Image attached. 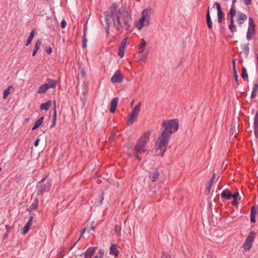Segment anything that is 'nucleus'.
<instances>
[{"label": "nucleus", "instance_id": "1", "mask_svg": "<svg viewBox=\"0 0 258 258\" xmlns=\"http://www.w3.org/2000/svg\"><path fill=\"white\" fill-rule=\"evenodd\" d=\"M104 14L105 17V21L106 23L105 31L107 35L109 34L110 19H112L114 27L118 31L121 28L126 30L130 28L132 18L131 11L128 9H126L124 7L121 14L118 10L117 4L116 3H113L110 7V12L105 11Z\"/></svg>", "mask_w": 258, "mask_h": 258}, {"label": "nucleus", "instance_id": "2", "mask_svg": "<svg viewBox=\"0 0 258 258\" xmlns=\"http://www.w3.org/2000/svg\"><path fill=\"white\" fill-rule=\"evenodd\" d=\"M178 128V121L177 119L163 121L162 122V130L155 143V146L157 149L161 150L164 148L161 156H163L164 153L166 150L172 134L177 131Z\"/></svg>", "mask_w": 258, "mask_h": 258}, {"label": "nucleus", "instance_id": "3", "mask_svg": "<svg viewBox=\"0 0 258 258\" xmlns=\"http://www.w3.org/2000/svg\"><path fill=\"white\" fill-rule=\"evenodd\" d=\"M150 135L151 132L150 131H147L145 132L137 141L134 148V150L136 153L142 154L146 151V145L149 142Z\"/></svg>", "mask_w": 258, "mask_h": 258}, {"label": "nucleus", "instance_id": "4", "mask_svg": "<svg viewBox=\"0 0 258 258\" xmlns=\"http://www.w3.org/2000/svg\"><path fill=\"white\" fill-rule=\"evenodd\" d=\"M151 9H145L142 12V17L136 23V27L141 30L144 26H148L150 24Z\"/></svg>", "mask_w": 258, "mask_h": 258}, {"label": "nucleus", "instance_id": "5", "mask_svg": "<svg viewBox=\"0 0 258 258\" xmlns=\"http://www.w3.org/2000/svg\"><path fill=\"white\" fill-rule=\"evenodd\" d=\"M46 178H42L41 181L37 183V195H41L45 192H48L51 185V182L47 180H46Z\"/></svg>", "mask_w": 258, "mask_h": 258}, {"label": "nucleus", "instance_id": "6", "mask_svg": "<svg viewBox=\"0 0 258 258\" xmlns=\"http://www.w3.org/2000/svg\"><path fill=\"white\" fill-rule=\"evenodd\" d=\"M141 108V103L138 104L134 108L132 112L128 115L127 118V124L128 125H131L134 120L137 118Z\"/></svg>", "mask_w": 258, "mask_h": 258}, {"label": "nucleus", "instance_id": "7", "mask_svg": "<svg viewBox=\"0 0 258 258\" xmlns=\"http://www.w3.org/2000/svg\"><path fill=\"white\" fill-rule=\"evenodd\" d=\"M256 233L253 231H251L248 233L244 243L242 245V247L246 251H248L252 247L254 240L255 238Z\"/></svg>", "mask_w": 258, "mask_h": 258}, {"label": "nucleus", "instance_id": "8", "mask_svg": "<svg viewBox=\"0 0 258 258\" xmlns=\"http://www.w3.org/2000/svg\"><path fill=\"white\" fill-rule=\"evenodd\" d=\"M255 25L252 17L248 18V27L246 33V38L249 41L252 39V36L255 33Z\"/></svg>", "mask_w": 258, "mask_h": 258}, {"label": "nucleus", "instance_id": "9", "mask_svg": "<svg viewBox=\"0 0 258 258\" xmlns=\"http://www.w3.org/2000/svg\"><path fill=\"white\" fill-rule=\"evenodd\" d=\"M215 7L216 8L217 10V17H218V22L219 23H221L222 21L224 19V14L223 12L221 6L219 3H215L213 7V8H215Z\"/></svg>", "mask_w": 258, "mask_h": 258}, {"label": "nucleus", "instance_id": "10", "mask_svg": "<svg viewBox=\"0 0 258 258\" xmlns=\"http://www.w3.org/2000/svg\"><path fill=\"white\" fill-rule=\"evenodd\" d=\"M236 11H234V9L232 8L230 9V11L228 14V16H230V24L229 25V29L232 32L234 31V29L235 27V26L234 25V17L236 14Z\"/></svg>", "mask_w": 258, "mask_h": 258}, {"label": "nucleus", "instance_id": "11", "mask_svg": "<svg viewBox=\"0 0 258 258\" xmlns=\"http://www.w3.org/2000/svg\"><path fill=\"white\" fill-rule=\"evenodd\" d=\"M111 81L113 83H120L122 81L121 72L119 70L116 71L111 78Z\"/></svg>", "mask_w": 258, "mask_h": 258}, {"label": "nucleus", "instance_id": "12", "mask_svg": "<svg viewBox=\"0 0 258 258\" xmlns=\"http://www.w3.org/2000/svg\"><path fill=\"white\" fill-rule=\"evenodd\" d=\"M149 54L148 50H141L139 52L138 57V61L145 62Z\"/></svg>", "mask_w": 258, "mask_h": 258}, {"label": "nucleus", "instance_id": "13", "mask_svg": "<svg viewBox=\"0 0 258 258\" xmlns=\"http://www.w3.org/2000/svg\"><path fill=\"white\" fill-rule=\"evenodd\" d=\"M159 177V173L156 168H153L149 172V178L153 182L156 181Z\"/></svg>", "mask_w": 258, "mask_h": 258}, {"label": "nucleus", "instance_id": "14", "mask_svg": "<svg viewBox=\"0 0 258 258\" xmlns=\"http://www.w3.org/2000/svg\"><path fill=\"white\" fill-rule=\"evenodd\" d=\"M96 249V247H89L84 253V258H91L95 253Z\"/></svg>", "mask_w": 258, "mask_h": 258}, {"label": "nucleus", "instance_id": "15", "mask_svg": "<svg viewBox=\"0 0 258 258\" xmlns=\"http://www.w3.org/2000/svg\"><path fill=\"white\" fill-rule=\"evenodd\" d=\"M258 207L253 206L250 210V221L252 223H254L256 222L255 217L257 213Z\"/></svg>", "mask_w": 258, "mask_h": 258}, {"label": "nucleus", "instance_id": "16", "mask_svg": "<svg viewBox=\"0 0 258 258\" xmlns=\"http://www.w3.org/2000/svg\"><path fill=\"white\" fill-rule=\"evenodd\" d=\"M118 102V97H114L113 98V99L111 100L110 103V108L109 109V111L111 113H114L116 110V108L117 106Z\"/></svg>", "mask_w": 258, "mask_h": 258}, {"label": "nucleus", "instance_id": "17", "mask_svg": "<svg viewBox=\"0 0 258 258\" xmlns=\"http://www.w3.org/2000/svg\"><path fill=\"white\" fill-rule=\"evenodd\" d=\"M33 219V216H31L29 217L28 221H27V222L26 223V225H25L23 229L22 234L25 235L29 231L31 226Z\"/></svg>", "mask_w": 258, "mask_h": 258}, {"label": "nucleus", "instance_id": "18", "mask_svg": "<svg viewBox=\"0 0 258 258\" xmlns=\"http://www.w3.org/2000/svg\"><path fill=\"white\" fill-rule=\"evenodd\" d=\"M247 18V16L245 14H244L240 12H238V16H237V22H238V24L239 25H241L242 24H243L244 21L245 20H246Z\"/></svg>", "mask_w": 258, "mask_h": 258}, {"label": "nucleus", "instance_id": "19", "mask_svg": "<svg viewBox=\"0 0 258 258\" xmlns=\"http://www.w3.org/2000/svg\"><path fill=\"white\" fill-rule=\"evenodd\" d=\"M254 134L255 137L258 139V111L256 112L254 119Z\"/></svg>", "mask_w": 258, "mask_h": 258}, {"label": "nucleus", "instance_id": "20", "mask_svg": "<svg viewBox=\"0 0 258 258\" xmlns=\"http://www.w3.org/2000/svg\"><path fill=\"white\" fill-rule=\"evenodd\" d=\"M206 22L208 28L209 29H211L213 28V23L210 14L209 8H208L206 14Z\"/></svg>", "mask_w": 258, "mask_h": 258}, {"label": "nucleus", "instance_id": "21", "mask_svg": "<svg viewBox=\"0 0 258 258\" xmlns=\"http://www.w3.org/2000/svg\"><path fill=\"white\" fill-rule=\"evenodd\" d=\"M109 253L110 254L113 255L114 257H117L118 255V250L117 249V246L114 243H112L110 247Z\"/></svg>", "mask_w": 258, "mask_h": 258}, {"label": "nucleus", "instance_id": "22", "mask_svg": "<svg viewBox=\"0 0 258 258\" xmlns=\"http://www.w3.org/2000/svg\"><path fill=\"white\" fill-rule=\"evenodd\" d=\"M38 205V201L35 199L31 205L27 208V211L31 212L36 209Z\"/></svg>", "mask_w": 258, "mask_h": 258}, {"label": "nucleus", "instance_id": "23", "mask_svg": "<svg viewBox=\"0 0 258 258\" xmlns=\"http://www.w3.org/2000/svg\"><path fill=\"white\" fill-rule=\"evenodd\" d=\"M241 48H242V51L240 53H244L245 54V57H246V58L248 57L249 52V48L248 46V44H241Z\"/></svg>", "mask_w": 258, "mask_h": 258}, {"label": "nucleus", "instance_id": "24", "mask_svg": "<svg viewBox=\"0 0 258 258\" xmlns=\"http://www.w3.org/2000/svg\"><path fill=\"white\" fill-rule=\"evenodd\" d=\"M51 105L50 100L47 101L46 102L42 103L40 106V109L41 110H48Z\"/></svg>", "mask_w": 258, "mask_h": 258}, {"label": "nucleus", "instance_id": "25", "mask_svg": "<svg viewBox=\"0 0 258 258\" xmlns=\"http://www.w3.org/2000/svg\"><path fill=\"white\" fill-rule=\"evenodd\" d=\"M47 81L48 83H46V84H47L48 86L49 87V88H55L56 87L57 83V82L56 80H53V79H52L50 78H48V79H47Z\"/></svg>", "mask_w": 258, "mask_h": 258}, {"label": "nucleus", "instance_id": "26", "mask_svg": "<svg viewBox=\"0 0 258 258\" xmlns=\"http://www.w3.org/2000/svg\"><path fill=\"white\" fill-rule=\"evenodd\" d=\"M221 195L222 197L225 198L228 200L230 199L232 197V193L230 192V190L227 189L224 190L222 192Z\"/></svg>", "mask_w": 258, "mask_h": 258}, {"label": "nucleus", "instance_id": "27", "mask_svg": "<svg viewBox=\"0 0 258 258\" xmlns=\"http://www.w3.org/2000/svg\"><path fill=\"white\" fill-rule=\"evenodd\" d=\"M41 44V41L40 39L37 40V41H36V42L35 44L34 48L32 52V56H33L35 55L37 51L39 49L40 46Z\"/></svg>", "mask_w": 258, "mask_h": 258}, {"label": "nucleus", "instance_id": "28", "mask_svg": "<svg viewBox=\"0 0 258 258\" xmlns=\"http://www.w3.org/2000/svg\"><path fill=\"white\" fill-rule=\"evenodd\" d=\"M49 89L47 84H44L40 86L38 90V93L43 94L46 92V91Z\"/></svg>", "mask_w": 258, "mask_h": 258}, {"label": "nucleus", "instance_id": "29", "mask_svg": "<svg viewBox=\"0 0 258 258\" xmlns=\"http://www.w3.org/2000/svg\"><path fill=\"white\" fill-rule=\"evenodd\" d=\"M44 119V116H42L39 119H38L35 123L32 128V130H36L38 128L42 123Z\"/></svg>", "mask_w": 258, "mask_h": 258}, {"label": "nucleus", "instance_id": "30", "mask_svg": "<svg viewBox=\"0 0 258 258\" xmlns=\"http://www.w3.org/2000/svg\"><path fill=\"white\" fill-rule=\"evenodd\" d=\"M13 89V87L12 86H9L7 89H6L4 92H3V98L4 99H6L9 94H10V90L11 89Z\"/></svg>", "mask_w": 258, "mask_h": 258}, {"label": "nucleus", "instance_id": "31", "mask_svg": "<svg viewBox=\"0 0 258 258\" xmlns=\"http://www.w3.org/2000/svg\"><path fill=\"white\" fill-rule=\"evenodd\" d=\"M34 34H35V31H34V30H33L31 32L30 35L29 36V37L27 39L26 43L25 44V45L26 46H28L31 43V42L33 39V37L34 36Z\"/></svg>", "mask_w": 258, "mask_h": 258}, {"label": "nucleus", "instance_id": "32", "mask_svg": "<svg viewBox=\"0 0 258 258\" xmlns=\"http://www.w3.org/2000/svg\"><path fill=\"white\" fill-rule=\"evenodd\" d=\"M147 43L144 40V39L142 38L140 40V43L138 46V48L140 50L144 49V48L146 47Z\"/></svg>", "mask_w": 258, "mask_h": 258}, {"label": "nucleus", "instance_id": "33", "mask_svg": "<svg viewBox=\"0 0 258 258\" xmlns=\"http://www.w3.org/2000/svg\"><path fill=\"white\" fill-rule=\"evenodd\" d=\"M125 48L123 46H120L118 48V55L120 57L122 58L125 53Z\"/></svg>", "mask_w": 258, "mask_h": 258}, {"label": "nucleus", "instance_id": "34", "mask_svg": "<svg viewBox=\"0 0 258 258\" xmlns=\"http://www.w3.org/2000/svg\"><path fill=\"white\" fill-rule=\"evenodd\" d=\"M241 77L244 80L248 78V74L247 73L246 69L245 67H242V73L241 74Z\"/></svg>", "mask_w": 258, "mask_h": 258}, {"label": "nucleus", "instance_id": "35", "mask_svg": "<svg viewBox=\"0 0 258 258\" xmlns=\"http://www.w3.org/2000/svg\"><path fill=\"white\" fill-rule=\"evenodd\" d=\"M56 104V102H55V101H53L54 107L53 108V112L52 118V120L56 119V104Z\"/></svg>", "mask_w": 258, "mask_h": 258}, {"label": "nucleus", "instance_id": "36", "mask_svg": "<svg viewBox=\"0 0 258 258\" xmlns=\"http://www.w3.org/2000/svg\"><path fill=\"white\" fill-rule=\"evenodd\" d=\"M94 230V227H91L89 229H87L86 228H84L83 230L82 231L81 234V235L80 236V237L79 238V239H78V241H79L80 239L81 238L82 236H83V235L84 234V233L86 232V231H87L88 233H89L90 232V230Z\"/></svg>", "mask_w": 258, "mask_h": 258}, {"label": "nucleus", "instance_id": "37", "mask_svg": "<svg viewBox=\"0 0 258 258\" xmlns=\"http://www.w3.org/2000/svg\"><path fill=\"white\" fill-rule=\"evenodd\" d=\"M232 66L234 76L238 75L236 68V60L235 59H233L232 60Z\"/></svg>", "mask_w": 258, "mask_h": 258}, {"label": "nucleus", "instance_id": "38", "mask_svg": "<svg viewBox=\"0 0 258 258\" xmlns=\"http://www.w3.org/2000/svg\"><path fill=\"white\" fill-rule=\"evenodd\" d=\"M87 38H86V31L85 30L84 31V34H83V45H82V46L84 47V48H85L86 47V42H87Z\"/></svg>", "mask_w": 258, "mask_h": 258}, {"label": "nucleus", "instance_id": "39", "mask_svg": "<svg viewBox=\"0 0 258 258\" xmlns=\"http://www.w3.org/2000/svg\"><path fill=\"white\" fill-rule=\"evenodd\" d=\"M114 231L118 235H119L121 232V227L119 225H115L114 226Z\"/></svg>", "mask_w": 258, "mask_h": 258}, {"label": "nucleus", "instance_id": "40", "mask_svg": "<svg viewBox=\"0 0 258 258\" xmlns=\"http://www.w3.org/2000/svg\"><path fill=\"white\" fill-rule=\"evenodd\" d=\"M127 43V37H125L124 39H123L121 42V44L120 46H123L125 48L126 45Z\"/></svg>", "mask_w": 258, "mask_h": 258}, {"label": "nucleus", "instance_id": "41", "mask_svg": "<svg viewBox=\"0 0 258 258\" xmlns=\"http://www.w3.org/2000/svg\"><path fill=\"white\" fill-rule=\"evenodd\" d=\"M44 50L48 54H50L52 52V49L49 46H46L44 48Z\"/></svg>", "mask_w": 258, "mask_h": 258}, {"label": "nucleus", "instance_id": "42", "mask_svg": "<svg viewBox=\"0 0 258 258\" xmlns=\"http://www.w3.org/2000/svg\"><path fill=\"white\" fill-rule=\"evenodd\" d=\"M215 176V174L214 173L213 174L212 177L210 178V179L208 182V185H209L210 186H212V183L213 182V180L214 179Z\"/></svg>", "mask_w": 258, "mask_h": 258}, {"label": "nucleus", "instance_id": "43", "mask_svg": "<svg viewBox=\"0 0 258 258\" xmlns=\"http://www.w3.org/2000/svg\"><path fill=\"white\" fill-rule=\"evenodd\" d=\"M99 253L100 254V256L99 258H103L104 255V250L102 249H100L98 251ZM93 258H99V257L97 255L95 256Z\"/></svg>", "mask_w": 258, "mask_h": 258}, {"label": "nucleus", "instance_id": "44", "mask_svg": "<svg viewBox=\"0 0 258 258\" xmlns=\"http://www.w3.org/2000/svg\"><path fill=\"white\" fill-rule=\"evenodd\" d=\"M252 92L257 93L258 92V83H255L252 88Z\"/></svg>", "mask_w": 258, "mask_h": 258}, {"label": "nucleus", "instance_id": "45", "mask_svg": "<svg viewBox=\"0 0 258 258\" xmlns=\"http://www.w3.org/2000/svg\"><path fill=\"white\" fill-rule=\"evenodd\" d=\"M67 22L65 20H62L60 22V27L61 28H64L66 26Z\"/></svg>", "mask_w": 258, "mask_h": 258}, {"label": "nucleus", "instance_id": "46", "mask_svg": "<svg viewBox=\"0 0 258 258\" xmlns=\"http://www.w3.org/2000/svg\"><path fill=\"white\" fill-rule=\"evenodd\" d=\"M243 3L245 5H250L252 3V0H243Z\"/></svg>", "mask_w": 258, "mask_h": 258}, {"label": "nucleus", "instance_id": "47", "mask_svg": "<svg viewBox=\"0 0 258 258\" xmlns=\"http://www.w3.org/2000/svg\"><path fill=\"white\" fill-rule=\"evenodd\" d=\"M232 197L233 199H237L238 196H239V192H236L234 193L233 194H232Z\"/></svg>", "mask_w": 258, "mask_h": 258}, {"label": "nucleus", "instance_id": "48", "mask_svg": "<svg viewBox=\"0 0 258 258\" xmlns=\"http://www.w3.org/2000/svg\"><path fill=\"white\" fill-rule=\"evenodd\" d=\"M236 1L237 0H232V6H231V7L230 8V9H232L233 8L234 11H236L235 7H234V5L235 4V3L236 2Z\"/></svg>", "mask_w": 258, "mask_h": 258}, {"label": "nucleus", "instance_id": "49", "mask_svg": "<svg viewBox=\"0 0 258 258\" xmlns=\"http://www.w3.org/2000/svg\"><path fill=\"white\" fill-rule=\"evenodd\" d=\"M134 155L135 156V158L137 160H138V161H140L141 160V158L139 156V154L136 153L134 151Z\"/></svg>", "mask_w": 258, "mask_h": 258}, {"label": "nucleus", "instance_id": "50", "mask_svg": "<svg viewBox=\"0 0 258 258\" xmlns=\"http://www.w3.org/2000/svg\"><path fill=\"white\" fill-rule=\"evenodd\" d=\"M39 141H40V139L39 138H37L36 139V140L34 142V146L35 147H37L38 146Z\"/></svg>", "mask_w": 258, "mask_h": 258}, {"label": "nucleus", "instance_id": "51", "mask_svg": "<svg viewBox=\"0 0 258 258\" xmlns=\"http://www.w3.org/2000/svg\"><path fill=\"white\" fill-rule=\"evenodd\" d=\"M10 232H6L4 234V236H3V239L4 240H5L7 238Z\"/></svg>", "mask_w": 258, "mask_h": 258}, {"label": "nucleus", "instance_id": "52", "mask_svg": "<svg viewBox=\"0 0 258 258\" xmlns=\"http://www.w3.org/2000/svg\"><path fill=\"white\" fill-rule=\"evenodd\" d=\"M5 227H6V232H10V230H11V227H10L8 225H5Z\"/></svg>", "mask_w": 258, "mask_h": 258}, {"label": "nucleus", "instance_id": "53", "mask_svg": "<svg viewBox=\"0 0 258 258\" xmlns=\"http://www.w3.org/2000/svg\"><path fill=\"white\" fill-rule=\"evenodd\" d=\"M232 205L234 206H236L238 204V202L237 201V199H233V201L232 203Z\"/></svg>", "mask_w": 258, "mask_h": 258}, {"label": "nucleus", "instance_id": "54", "mask_svg": "<svg viewBox=\"0 0 258 258\" xmlns=\"http://www.w3.org/2000/svg\"><path fill=\"white\" fill-rule=\"evenodd\" d=\"M211 186H210L209 185H208V186L206 187V192H207V194H209V192L210 191Z\"/></svg>", "mask_w": 258, "mask_h": 258}, {"label": "nucleus", "instance_id": "55", "mask_svg": "<svg viewBox=\"0 0 258 258\" xmlns=\"http://www.w3.org/2000/svg\"><path fill=\"white\" fill-rule=\"evenodd\" d=\"M234 80L235 82L236 83L237 85H238V76L236 75L235 76H234Z\"/></svg>", "mask_w": 258, "mask_h": 258}, {"label": "nucleus", "instance_id": "56", "mask_svg": "<svg viewBox=\"0 0 258 258\" xmlns=\"http://www.w3.org/2000/svg\"><path fill=\"white\" fill-rule=\"evenodd\" d=\"M256 93L252 92L251 94V99L254 98L256 96Z\"/></svg>", "mask_w": 258, "mask_h": 258}, {"label": "nucleus", "instance_id": "57", "mask_svg": "<svg viewBox=\"0 0 258 258\" xmlns=\"http://www.w3.org/2000/svg\"><path fill=\"white\" fill-rule=\"evenodd\" d=\"M162 258H171V256L167 254H164L162 256Z\"/></svg>", "mask_w": 258, "mask_h": 258}, {"label": "nucleus", "instance_id": "58", "mask_svg": "<svg viewBox=\"0 0 258 258\" xmlns=\"http://www.w3.org/2000/svg\"><path fill=\"white\" fill-rule=\"evenodd\" d=\"M55 123H56V120L55 119H54V120H52V124H51L50 127L51 128L53 126H54L55 125Z\"/></svg>", "mask_w": 258, "mask_h": 258}, {"label": "nucleus", "instance_id": "59", "mask_svg": "<svg viewBox=\"0 0 258 258\" xmlns=\"http://www.w3.org/2000/svg\"><path fill=\"white\" fill-rule=\"evenodd\" d=\"M81 74H82V75L83 77H84V76H85V71H84V69H82V70H81Z\"/></svg>", "mask_w": 258, "mask_h": 258}, {"label": "nucleus", "instance_id": "60", "mask_svg": "<svg viewBox=\"0 0 258 258\" xmlns=\"http://www.w3.org/2000/svg\"><path fill=\"white\" fill-rule=\"evenodd\" d=\"M78 240L70 247V250L72 249L73 248V247H75V246L76 245V244H77V243L78 242Z\"/></svg>", "mask_w": 258, "mask_h": 258}, {"label": "nucleus", "instance_id": "61", "mask_svg": "<svg viewBox=\"0 0 258 258\" xmlns=\"http://www.w3.org/2000/svg\"><path fill=\"white\" fill-rule=\"evenodd\" d=\"M256 57H257V64H256V67L258 69V53L257 54V56H256Z\"/></svg>", "mask_w": 258, "mask_h": 258}, {"label": "nucleus", "instance_id": "62", "mask_svg": "<svg viewBox=\"0 0 258 258\" xmlns=\"http://www.w3.org/2000/svg\"><path fill=\"white\" fill-rule=\"evenodd\" d=\"M29 121V118H26L25 119V121L26 122H28Z\"/></svg>", "mask_w": 258, "mask_h": 258}, {"label": "nucleus", "instance_id": "63", "mask_svg": "<svg viewBox=\"0 0 258 258\" xmlns=\"http://www.w3.org/2000/svg\"><path fill=\"white\" fill-rule=\"evenodd\" d=\"M1 170H2V168H1V167H0V171H1Z\"/></svg>", "mask_w": 258, "mask_h": 258}]
</instances>
